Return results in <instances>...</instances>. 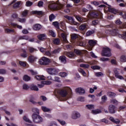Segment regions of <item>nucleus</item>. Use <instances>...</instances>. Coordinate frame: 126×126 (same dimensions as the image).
<instances>
[{
  "label": "nucleus",
  "instance_id": "obj_24",
  "mask_svg": "<svg viewBox=\"0 0 126 126\" xmlns=\"http://www.w3.org/2000/svg\"><path fill=\"white\" fill-rule=\"evenodd\" d=\"M92 113L93 114V115H97V114L102 113V111H101L100 109H95L92 110Z\"/></svg>",
  "mask_w": 126,
  "mask_h": 126
},
{
  "label": "nucleus",
  "instance_id": "obj_62",
  "mask_svg": "<svg viewBox=\"0 0 126 126\" xmlns=\"http://www.w3.org/2000/svg\"><path fill=\"white\" fill-rule=\"evenodd\" d=\"M28 88H29V86H28V85H27L26 84H24L23 85V89H24L25 90H27V89H28Z\"/></svg>",
  "mask_w": 126,
  "mask_h": 126
},
{
  "label": "nucleus",
  "instance_id": "obj_42",
  "mask_svg": "<svg viewBox=\"0 0 126 126\" xmlns=\"http://www.w3.org/2000/svg\"><path fill=\"white\" fill-rule=\"evenodd\" d=\"M86 27H87V24H83L80 26V29L83 31V30H85Z\"/></svg>",
  "mask_w": 126,
  "mask_h": 126
},
{
  "label": "nucleus",
  "instance_id": "obj_63",
  "mask_svg": "<svg viewBox=\"0 0 126 126\" xmlns=\"http://www.w3.org/2000/svg\"><path fill=\"white\" fill-rule=\"evenodd\" d=\"M53 24L56 28H59V23L58 22H54Z\"/></svg>",
  "mask_w": 126,
  "mask_h": 126
},
{
  "label": "nucleus",
  "instance_id": "obj_9",
  "mask_svg": "<svg viewBox=\"0 0 126 126\" xmlns=\"http://www.w3.org/2000/svg\"><path fill=\"white\" fill-rule=\"evenodd\" d=\"M64 17L69 20V22L71 23V24L76 25L77 26L79 25V24L78 23L74 21V19L73 18V17L67 15H65Z\"/></svg>",
  "mask_w": 126,
  "mask_h": 126
},
{
  "label": "nucleus",
  "instance_id": "obj_32",
  "mask_svg": "<svg viewBox=\"0 0 126 126\" xmlns=\"http://www.w3.org/2000/svg\"><path fill=\"white\" fill-rule=\"evenodd\" d=\"M59 76H61V77L64 78V77H66V76H67L68 74L66 72H60L59 73Z\"/></svg>",
  "mask_w": 126,
  "mask_h": 126
},
{
  "label": "nucleus",
  "instance_id": "obj_61",
  "mask_svg": "<svg viewBox=\"0 0 126 126\" xmlns=\"http://www.w3.org/2000/svg\"><path fill=\"white\" fill-rule=\"evenodd\" d=\"M100 61L101 62H108V61H110V59L107 58H101Z\"/></svg>",
  "mask_w": 126,
  "mask_h": 126
},
{
  "label": "nucleus",
  "instance_id": "obj_58",
  "mask_svg": "<svg viewBox=\"0 0 126 126\" xmlns=\"http://www.w3.org/2000/svg\"><path fill=\"white\" fill-rule=\"evenodd\" d=\"M85 98L84 97L80 96L77 98V101H80V102H84Z\"/></svg>",
  "mask_w": 126,
  "mask_h": 126
},
{
  "label": "nucleus",
  "instance_id": "obj_19",
  "mask_svg": "<svg viewBox=\"0 0 126 126\" xmlns=\"http://www.w3.org/2000/svg\"><path fill=\"white\" fill-rule=\"evenodd\" d=\"M12 26V27H17L19 29H21L22 28V26H19L16 24V23L11 22L10 24H9V26Z\"/></svg>",
  "mask_w": 126,
  "mask_h": 126
},
{
  "label": "nucleus",
  "instance_id": "obj_36",
  "mask_svg": "<svg viewBox=\"0 0 126 126\" xmlns=\"http://www.w3.org/2000/svg\"><path fill=\"white\" fill-rule=\"evenodd\" d=\"M118 36L119 37V38H122V39H126V32L122 34L118 33Z\"/></svg>",
  "mask_w": 126,
  "mask_h": 126
},
{
  "label": "nucleus",
  "instance_id": "obj_46",
  "mask_svg": "<svg viewBox=\"0 0 126 126\" xmlns=\"http://www.w3.org/2000/svg\"><path fill=\"white\" fill-rule=\"evenodd\" d=\"M120 61L122 63H125L126 62V57L125 55H123L120 57Z\"/></svg>",
  "mask_w": 126,
  "mask_h": 126
},
{
  "label": "nucleus",
  "instance_id": "obj_54",
  "mask_svg": "<svg viewBox=\"0 0 126 126\" xmlns=\"http://www.w3.org/2000/svg\"><path fill=\"white\" fill-rule=\"evenodd\" d=\"M92 34H94V31H89L86 33V36H90Z\"/></svg>",
  "mask_w": 126,
  "mask_h": 126
},
{
  "label": "nucleus",
  "instance_id": "obj_6",
  "mask_svg": "<svg viewBox=\"0 0 126 126\" xmlns=\"http://www.w3.org/2000/svg\"><path fill=\"white\" fill-rule=\"evenodd\" d=\"M68 90H70V88L66 87L62 90H61L59 92V95L61 96V97H63V98H64V97H66L68 95L67 91Z\"/></svg>",
  "mask_w": 126,
  "mask_h": 126
},
{
  "label": "nucleus",
  "instance_id": "obj_34",
  "mask_svg": "<svg viewBox=\"0 0 126 126\" xmlns=\"http://www.w3.org/2000/svg\"><path fill=\"white\" fill-rule=\"evenodd\" d=\"M39 40H44L46 38V34H41L37 36Z\"/></svg>",
  "mask_w": 126,
  "mask_h": 126
},
{
  "label": "nucleus",
  "instance_id": "obj_49",
  "mask_svg": "<svg viewBox=\"0 0 126 126\" xmlns=\"http://www.w3.org/2000/svg\"><path fill=\"white\" fill-rule=\"evenodd\" d=\"M66 56L69 58H72V57H74V53L73 52H67Z\"/></svg>",
  "mask_w": 126,
  "mask_h": 126
},
{
  "label": "nucleus",
  "instance_id": "obj_18",
  "mask_svg": "<svg viewBox=\"0 0 126 126\" xmlns=\"http://www.w3.org/2000/svg\"><path fill=\"white\" fill-rule=\"evenodd\" d=\"M42 28V26L39 24H36L33 26V30H40Z\"/></svg>",
  "mask_w": 126,
  "mask_h": 126
},
{
  "label": "nucleus",
  "instance_id": "obj_11",
  "mask_svg": "<svg viewBox=\"0 0 126 126\" xmlns=\"http://www.w3.org/2000/svg\"><path fill=\"white\" fill-rule=\"evenodd\" d=\"M89 18H99V14L96 12H91L88 15Z\"/></svg>",
  "mask_w": 126,
  "mask_h": 126
},
{
  "label": "nucleus",
  "instance_id": "obj_16",
  "mask_svg": "<svg viewBox=\"0 0 126 126\" xmlns=\"http://www.w3.org/2000/svg\"><path fill=\"white\" fill-rule=\"evenodd\" d=\"M116 107L113 105H110L109 107V111L111 114H114L115 113V108Z\"/></svg>",
  "mask_w": 126,
  "mask_h": 126
},
{
  "label": "nucleus",
  "instance_id": "obj_41",
  "mask_svg": "<svg viewBox=\"0 0 126 126\" xmlns=\"http://www.w3.org/2000/svg\"><path fill=\"white\" fill-rule=\"evenodd\" d=\"M108 96H109V97H111V98H114V97L116 96V94L113 92H108L107 93Z\"/></svg>",
  "mask_w": 126,
  "mask_h": 126
},
{
  "label": "nucleus",
  "instance_id": "obj_52",
  "mask_svg": "<svg viewBox=\"0 0 126 126\" xmlns=\"http://www.w3.org/2000/svg\"><path fill=\"white\" fill-rule=\"evenodd\" d=\"M80 67H84V68H88L89 64H81L80 65Z\"/></svg>",
  "mask_w": 126,
  "mask_h": 126
},
{
  "label": "nucleus",
  "instance_id": "obj_8",
  "mask_svg": "<svg viewBox=\"0 0 126 126\" xmlns=\"http://www.w3.org/2000/svg\"><path fill=\"white\" fill-rule=\"evenodd\" d=\"M105 33H106V34H110L111 35H112V36H118L119 34V30L117 29L113 30H107Z\"/></svg>",
  "mask_w": 126,
  "mask_h": 126
},
{
  "label": "nucleus",
  "instance_id": "obj_10",
  "mask_svg": "<svg viewBox=\"0 0 126 126\" xmlns=\"http://www.w3.org/2000/svg\"><path fill=\"white\" fill-rule=\"evenodd\" d=\"M22 3V1H17L16 2V0H13L10 3V5L11 4H13V7L14 8H17L20 6V4Z\"/></svg>",
  "mask_w": 126,
  "mask_h": 126
},
{
  "label": "nucleus",
  "instance_id": "obj_25",
  "mask_svg": "<svg viewBox=\"0 0 126 126\" xmlns=\"http://www.w3.org/2000/svg\"><path fill=\"white\" fill-rule=\"evenodd\" d=\"M41 109L42 111L45 112H51V111H52V109L48 108L46 106H42Z\"/></svg>",
  "mask_w": 126,
  "mask_h": 126
},
{
  "label": "nucleus",
  "instance_id": "obj_48",
  "mask_svg": "<svg viewBox=\"0 0 126 126\" xmlns=\"http://www.w3.org/2000/svg\"><path fill=\"white\" fill-rule=\"evenodd\" d=\"M18 21L21 23H25V22H26V19L18 18Z\"/></svg>",
  "mask_w": 126,
  "mask_h": 126
},
{
  "label": "nucleus",
  "instance_id": "obj_43",
  "mask_svg": "<svg viewBox=\"0 0 126 126\" xmlns=\"http://www.w3.org/2000/svg\"><path fill=\"white\" fill-rule=\"evenodd\" d=\"M49 21L52 22L53 20H54L56 18V16L54 15V14H51L50 15H49Z\"/></svg>",
  "mask_w": 126,
  "mask_h": 126
},
{
  "label": "nucleus",
  "instance_id": "obj_27",
  "mask_svg": "<svg viewBox=\"0 0 126 126\" xmlns=\"http://www.w3.org/2000/svg\"><path fill=\"white\" fill-rule=\"evenodd\" d=\"M23 79L24 81L28 82L30 81V80L31 79V78L27 75H25L23 77Z\"/></svg>",
  "mask_w": 126,
  "mask_h": 126
},
{
  "label": "nucleus",
  "instance_id": "obj_59",
  "mask_svg": "<svg viewBox=\"0 0 126 126\" xmlns=\"http://www.w3.org/2000/svg\"><path fill=\"white\" fill-rule=\"evenodd\" d=\"M33 4V2L30 1H28L26 2V6H31Z\"/></svg>",
  "mask_w": 126,
  "mask_h": 126
},
{
  "label": "nucleus",
  "instance_id": "obj_20",
  "mask_svg": "<svg viewBox=\"0 0 126 126\" xmlns=\"http://www.w3.org/2000/svg\"><path fill=\"white\" fill-rule=\"evenodd\" d=\"M35 78L37 80H45L46 79L45 78V76L43 75H36L35 76Z\"/></svg>",
  "mask_w": 126,
  "mask_h": 126
},
{
  "label": "nucleus",
  "instance_id": "obj_53",
  "mask_svg": "<svg viewBox=\"0 0 126 126\" xmlns=\"http://www.w3.org/2000/svg\"><path fill=\"white\" fill-rule=\"evenodd\" d=\"M19 63L20 65H21V66H23L24 67H25V66H26V62L20 61L19 62Z\"/></svg>",
  "mask_w": 126,
  "mask_h": 126
},
{
  "label": "nucleus",
  "instance_id": "obj_35",
  "mask_svg": "<svg viewBox=\"0 0 126 126\" xmlns=\"http://www.w3.org/2000/svg\"><path fill=\"white\" fill-rule=\"evenodd\" d=\"M20 40H26L28 41L29 40V37L27 35H24L20 36Z\"/></svg>",
  "mask_w": 126,
  "mask_h": 126
},
{
  "label": "nucleus",
  "instance_id": "obj_33",
  "mask_svg": "<svg viewBox=\"0 0 126 126\" xmlns=\"http://www.w3.org/2000/svg\"><path fill=\"white\" fill-rule=\"evenodd\" d=\"M18 17V15L16 13H14L12 14L11 21H13L15 18H17Z\"/></svg>",
  "mask_w": 126,
  "mask_h": 126
},
{
  "label": "nucleus",
  "instance_id": "obj_14",
  "mask_svg": "<svg viewBox=\"0 0 126 126\" xmlns=\"http://www.w3.org/2000/svg\"><path fill=\"white\" fill-rule=\"evenodd\" d=\"M59 60L62 63H66V57L64 56H61L59 57Z\"/></svg>",
  "mask_w": 126,
  "mask_h": 126
},
{
  "label": "nucleus",
  "instance_id": "obj_12",
  "mask_svg": "<svg viewBox=\"0 0 126 126\" xmlns=\"http://www.w3.org/2000/svg\"><path fill=\"white\" fill-rule=\"evenodd\" d=\"M80 113L77 111H74L71 115V118L72 119H73V120H76L77 119H79V118H80Z\"/></svg>",
  "mask_w": 126,
  "mask_h": 126
},
{
  "label": "nucleus",
  "instance_id": "obj_37",
  "mask_svg": "<svg viewBox=\"0 0 126 126\" xmlns=\"http://www.w3.org/2000/svg\"><path fill=\"white\" fill-rule=\"evenodd\" d=\"M95 75L96 77H101V76H104V74L102 72H98L95 73Z\"/></svg>",
  "mask_w": 126,
  "mask_h": 126
},
{
  "label": "nucleus",
  "instance_id": "obj_55",
  "mask_svg": "<svg viewBox=\"0 0 126 126\" xmlns=\"http://www.w3.org/2000/svg\"><path fill=\"white\" fill-rule=\"evenodd\" d=\"M42 83L44 85H50V84H52V82L51 81H42Z\"/></svg>",
  "mask_w": 126,
  "mask_h": 126
},
{
  "label": "nucleus",
  "instance_id": "obj_26",
  "mask_svg": "<svg viewBox=\"0 0 126 126\" xmlns=\"http://www.w3.org/2000/svg\"><path fill=\"white\" fill-rule=\"evenodd\" d=\"M36 59H37L36 57H35L34 56H30L29 58V63H34V62H35V60H36Z\"/></svg>",
  "mask_w": 126,
  "mask_h": 126
},
{
  "label": "nucleus",
  "instance_id": "obj_50",
  "mask_svg": "<svg viewBox=\"0 0 126 126\" xmlns=\"http://www.w3.org/2000/svg\"><path fill=\"white\" fill-rule=\"evenodd\" d=\"M48 126H58L57 123H56V122H51L48 124Z\"/></svg>",
  "mask_w": 126,
  "mask_h": 126
},
{
  "label": "nucleus",
  "instance_id": "obj_47",
  "mask_svg": "<svg viewBox=\"0 0 126 126\" xmlns=\"http://www.w3.org/2000/svg\"><path fill=\"white\" fill-rule=\"evenodd\" d=\"M53 81H55V82H59V83H61V78L60 77L57 76L54 77V79H53Z\"/></svg>",
  "mask_w": 126,
  "mask_h": 126
},
{
  "label": "nucleus",
  "instance_id": "obj_30",
  "mask_svg": "<svg viewBox=\"0 0 126 126\" xmlns=\"http://www.w3.org/2000/svg\"><path fill=\"white\" fill-rule=\"evenodd\" d=\"M23 119V120L26 123H32V121H31V120L29 119V118L27 116H24Z\"/></svg>",
  "mask_w": 126,
  "mask_h": 126
},
{
  "label": "nucleus",
  "instance_id": "obj_5",
  "mask_svg": "<svg viewBox=\"0 0 126 126\" xmlns=\"http://www.w3.org/2000/svg\"><path fill=\"white\" fill-rule=\"evenodd\" d=\"M47 71L50 75H57L60 72L59 69H56L55 68H49L47 69Z\"/></svg>",
  "mask_w": 126,
  "mask_h": 126
},
{
  "label": "nucleus",
  "instance_id": "obj_7",
  "mask_svg": "<svg viewBox=\"0 0 126 126\" xmlns=\"http://www.w3.org/2000/svg\"><path fill=\"white\" fill-rule=\"evenodd\" d=\"M50 63V59L46 57L41 58L39 61V63L40 64H43L44 65H47V64H48L49 63Z\"/></svg>",
  "mask_w": 126,
  "mask_h": 126
},
{
  "label": "nucleus",
  "instance_id": "obj_38",
  "mask_svg": "<svg viewBox=\"0 0 126 126\" xmlns=\"http://www.w3.org/2000/svg\"><path fill=\"white\" fill-rule=\"evenodd\" d=\"M44 55H45V56H48V57H52L53 56V52H50L49 51H47L46 50Z\"/></svg>",
  "mask_w": 126,
  "mask_h": 126
},
{
  "label": "nucleus",
  "instance_id": "obj_17",
  "mask_svg": "<svg viewBox=\"0 0 126 126\" xmlns=\"http://www.w3.org/2000/svg\"><path fill=\"white\" fill-rule=\"evenodd\" d=\"M108 10L109 12H111L112 13H114V14H117L118 12V10L116 9L112 8V6L108 7Z\"/></svg>",
  "mask_w": 126,
  "mask_h": 126
},
{
  "label": "nucleus",
  "instance_id": "obj_60",
  "mask_svg": "<svg viewBox=\"0 0 126 126\" xmlns=\"http://www.w3.org/2000/svg\"><path fill=\"white\" fill-rule=\"evenodd\" d=\"M115 23L117 25H121V24H122V21H121L120 19H118L115 21Z\"/></svg>",
  "mask_w": 126,
  "mask_h": 126
},
{
  "label": "nucleus",
  "instance_id": "obj_22",
  "mask_svg": "<svg viewBox=\"0 0 126 126\" xmlns=\"http://www.w3.org/2000/svg\"><path fill=\"white\" fill-rule=\"evenodd\" d=\"M109 120L113 123H115V124H120V120L119 119H115L113 117H111L109 118Z\"/></svg>",
  "mask_w": 126,
  "mask_h": 126
},
{
  "label": "nucleus",
  "instance_id": "obj_28",
  "mask_svg": "<svg viewBox=\"0 0 126 126\" xmlns=\"http://www.w3.org/2000/svg\"><path fill=\"white\" fill-rule=\"evenodd\" d=\"M32 13L34 14H37L38 15H43L45 13L42 11H33Z\"/></svg>",
  "mask_w": 126,
  "mask_h": 126
},
{
  "label": "nucleus",
  "instance_id": "obj_15",
  "mask_svg": "<svg viewBox=\"0 0 126 126\" xmlns=\"http://www.w3.org/2000/svg\"><path fill=\"white\" fill-rule=\"evenodd\" d=\"M76 92L79 94H84L85 93V90L82 88H78L76 89Z\"/></svg>",
  "mask_w": 126,
  "mask_h": 126
},
{
  "label": "nucleus",
  "instance_id": "obj_44",
  "mask_svg": "<svg viewBox=\"0 0 126 126\" xmlns=\"http://www.w3.org/2000/svg\"><path fill=\"white\" fill-rule=\"evenodd\" d=\"M53 42L55 45H59V44H60V40L59 38H55L53 39Z\"/></svg>",
  "mask_w": 126,
  "mask_h": 126
},
{
  "label": "nucleus",
  "instance_id": "obj_23",
  "mask_svg": "<svg viewBox=\"0 0 126 126\" xmlns=\"http://www.w3.org/2000/svg\"><path fill=\"white\" fill-rule=\"evenodd\" d=\"M28 15V10H25L23 12H22L21 16L22 17H26Z\"/></svg>",
  "mask_w": 126,
  "mask_h": 126
},
{
  "label": "nucleus",
  "instance_id": "obj_57",
  "mask_svg": "<svg viewBox=\"0 0 126 126\" xmlns=\"http://www.w3.org/2000/svg\"><path fill=\"white\" fill-rule=\"evenodd\" d=\"M32 111L33 112V113H34V114H39V110L37 108H32Z\"/></svg>",
  "mask_w": 126,
  "mask_h": 126
},
{
  "label": "nucleus",
  "instance_id": "obj_1",
  "mask_svg": "<svg viewBox=\"0 0 126 126\" xmlns=\"http://www.w3.org/2000/svg\"><path fill=\"white\" fill-rule=\"evenodd\" d=\"M71 38L72 40L76 39L78 40L77 42V46H80L81 47H84L85 46V43L83 42V37L82 36L75 33H72L71 34Z\"/></svg>",
  "mask_w": 126,
  "mask_h": 126
},
{
  "label": "nucleus",
  "instance_id": "obj_21",
  "mask_svg": "<svg viewBox=\"0 0 126 126\" xmlns=\"http://www.w3.org/2000/svg\"><path fill=\"white\" fill-rule=\"evenodd\" d=\"M89 44L90 46H91V49H92V48H93L96 44V42L94 40L91 39L89 41Z\"/></svg>",
  "mask_w": 126,
  "mask_h": 126
},
{
  "label": "nucleus",
  "instance_id": "obj_40",
  "mask_svg": "<svg viewBox=\"0 0 126 126\" xmlns=\"http://www.w3.org/2000/svg\"><path fill=\"white\" fill-rule=\"evenodd\" d=\"M49 35H50V36H52V37H56V36H57L56 33H55V32H53L52 30H49Z\"/></svg>",
  "mask_w": 126,
  "mask_h": 126
},
{
  "label": "nucleus",
  "instance_id": "obj_4",
  "mask_svg": "<svg viewBox=\"0 0 126 126\" xmlns=\"http://www.w3.org/2000/svg\"><path fill=\"white\" fill-rule=\"evenodd\" d=\"M101 55L103 57H111V56H112L111 49L108 47L103 48Z\"/></svg>",
  "mask_w": 126,
  "mask_h": 126
},
{
  "label": "nucleus",
  "instance_id": "obj_3",
  "mask_svg": "<svg viewBox=\"0 0 126 126\" xmlns=\"http://www.w3.org/2000/svg\"><path fill=\"white\" fill-rule=\"evenodd\" d=\"M58 34L59 36L60 35H61V38L63 39L64 43H68V41L66 39L67 37V33L66 32H64L63 30H59L58 31Z\"/></svg>",
  "mask_w": 126,
  "mask_h": 126
},
{
  "label": "nucleus",
  "instance_id": "obj_29",
  "mask_svg": "<svg viewBox=\"0 0 126 126\" xmlns=\"http://www.w3.org/2000/svg\"><path fill=\"white\" fill-rule=\"evenodd\" d=\"M78 71L80 72V73H81L83 76H86L87 75V74H86V72H85V71L84 70L82 69L81 68H79L78 69Z\"/></svg>",
  "mask_w": 126,
  "mask_h": 126
},
{
  "label": "nucleus",
  "instance_id": "obj_51",
  "mask_svg": "<svg viewBox=\"0 0 126 126\" xmlns=\"http://www.w3.org/2000/svg\"><path fill=\"white\" fill-rule=\"evenodd\" d=\"M61 52V48H58L57 49L54 50L53 51H52L53 55L55 54H59Z\"/></svg>",
  "mask_w": 126,
  "mask_h": 126
},
{
  "label": "nucleus",
  "instance_id": "obj_2",
  "mask_svg": "<svg viewBox=\"0 0 126 126\" xmlns=\"http://www.w3.org/2000/svg\"><path fill=\"white\" fill-rule=\"evenodd\" d=\"M32 122L34 124H42V122H43V118L37 114H32Z\"/></svg>",
  "mask_w": 126,
  "mask_h": 126
},
{
  "label": "nucleus",
  "instance_id": "obj_39",
  "mask_svg": "<svg viewBox=\"0 0 126 126\" xmlns=\"http://www.w3.org/2000/svg\"><path fill=\"white\" fill-rule=\"evenodd\" d=\"M75 17L76 19L79 22H83V19L81 18L80 16H79V15H76L75 16Z\"/></svg>",
  "mask_w": 126,
  "mask_h": 126
},
{
  "label": "nucleus",
  "instance_id": "obj_64",
  "mask_svg": "<svg viewBox=\"0 0 126 126\" xmlns=\"http://www.w3.org/2000/svg\"><path fill=\"white\" fill-rule=\"evenodd\" d=\"M120 29H123V28H126V23L123 24L122 26H119Z\"/></svg>",
  "mask_w": 126,
  "mask_h": 126
},
{
  "label": "nucleus",
  "instance_id": "obj_45",
  "mask_svg": "<svg viewBox=\"0 0 126 126\" xmlns=\"http://www.w3.org/2000/svg\"><path fill=\"white\" fill-rule=\"evenodd\" d=\"M86 108H87L88 110H92V109H94V105L92 104L86 105Z\"/></svg>",
  "mask_w": 126,
  "mask_h": 126
},
{
  "label": "nucleus",
  "instance_id": "obj_31",
  "mask_svg": "<svg viewBox=\"0 0 126 126\" xmlns=\"http://www.w3.org/2000/svg\"><path fill=\"white\" fill-rule=\"evenodd\" d=\"M31 89L34 90V91H39V88L35 85H32L31 86Z\"/></svg>",
  "mask_w": 126,
  "mask_h": 126
},
{
  "label": "nucleus",
  "instance_id": "obj_13",
  "mask_svg": "<svg viewBox=\"0 0 126 126\" xmlns=\"http://www.w3.org/2000/svg\"><path fill=\"white\" fill-rule=\"evenodd\" d=\"M114 72L115 74V77L116 78H118V79H124V78L122 76L120 75V73H119L118 69L117 68H115L114 69Z\"/></svg>",
  "mask_w": 126,
  "mask_h": 126
},
{
  "label": "nucleus",
  "instance_id": "obj_56",
  "mask_svg": "<svg viewBox=\"0 0 126 126\" xmlns=\"http://www.w3.org/2000/svg\"><path fill=\"white\" fill-rule=\"evenodd\" d=\"M5 32L6 33H13V32H14V31L13 30L6 29L5 30Z\"/></svg>",
  "mask_w": 126,
  "mask_h": 126
}]
</instances>
